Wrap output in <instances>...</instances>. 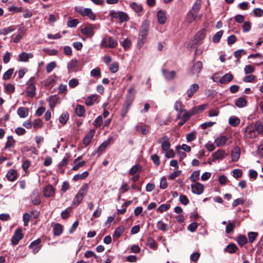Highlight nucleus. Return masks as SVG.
Masks as SVG:
<instances>
[{"instance_id":"f257e3e1","label":"nucleus","mask_w":263,"mask_h":263,"mask_svg":"<svg viewBox=\"0 0 263 263\" xmlns=\"http://www.w3.org/2000/svg\"><path fill=\"white\" fill-rule=\"evenodd\" d=\"M135 90L134 88H130L128 89V94L127 95L126 100L125 101L124 105L121 111V116L122 118H124L127 114L129 106L132 104L134 99V93Z\"/></svg>"},{"instance_id":"f03ea898","label":"nucleus","mask_w":263,"mask_h":263,"mask_svg":"<svg viewBox=\"0 0 263 263\" xmlns=\"http://www.w3.org/2000/svg\"><path fill=\"white\" fill-rule=\"evenodd\" d=\"M149 27V22L148 20H144L142 24L139 32V37L138 39V44L140 47L142 46L145 42L147 32Z\"/></svg>"},{"instance_id":"7ed1b4c3","label":"nucleus","mask_w":263,"mask_h":263,"mask_svg":"<svg viewBox=\"0 0 263 263\" xmlns=\"http://www.w3.org/2000/svg\"><path fill=\"white\" fill-rule=\"evenodd\" d=\"M118 44L117 40L111 36L103 37L100 43V46L103 48H114Z\"/></svg>"},{"instance_id":"20e7f679","label":"nucleus","mask_w":263,"mask_h":263,"mask_svg":"<svg viewBox=\"0 0 263 263\" xmlns=\"http://www.w3.org/2000/svg\"><path fill=\"white\" fill-rule=\"evenodd\" d=\"M75 10L81 15L87 16L91 20H95L96 19V15L90 8H85L83 9L81 7L77 6L75 7Z\"/></svg>"},{"instance_id":"39448f33","label":"nucleus","mask_w":263,"mask_h":263,"mask_svg":"<svg viewBox=\"0 0 263 263\" xmlns=\"http://www.w3.org/2000/svg\"><path fill=\"white\" fill-rule=\"evenodd\" d=\"M109 15L113 18L119 19L121 22H126L129 19L127 14L122 11L111 10L109 12Z\"/></svg>"},{"instance_id":"423d86ee","label":"nucleus","mask_w":263,"mask_h":263,"mask_svg":"<svg viewBox=\"0 0 263 263\" xmlns=\"http://www.w3.org/2000/svg\"><path fill=\"white\" fill-rule=\"evenodd\" d=\"M23 234L22 233V229H16L11 238V243L13 245H16L19 241L23 238Z\"/></svg>"},{"instance_id":"0eeeda50","label":"nucleus","mask_w":263,"mask_h":263,"mask_svg":"<svg viewBox=\"0 0 263 263\" xmlns=\"http://www.w3.org/2000/svg\"><path fill=\"white\" fill-rule=\"evenodd\" d=\"M191 189L193 193L200 195L203 192L204 186L199 182H195L191 185Z\"/></svg>"},{"instance_id":"6e6552de","label":"nucleus","mask_w":263,"mask_h":263,"mask_svg":"<svg viewBox=\"0 0 263 263\" xmlns=\"http://www.w3.org/2000/svg\"><path fill=\"white\" fill-rule=\"evenodd\" d=\"M227 154L225 151L222 149H218L212 154L213 161L222 160L227 156Z\"/></svg>"},{"instance_id":"1a4fd4ad","label":"nucleus","mask_w":263,"mask_h":263,"mask_svg":"<svg viewBox=\"0 0 263 263\" xmlns=\"http://www.w3.org/2000/svg\"><path fill=\"white\" fill-rule=\"evenodd\" d=\"M202 68V63L201 61H197L195 63L191 69V74L197 76Z\"/></svg>"},{"instance_id":"9d476101","label":"nucleus","mask_w":263,"mask_h":263,"mask_svg":"<svg viewBox=\"0 0 263 263\" xmlns=\"http://www.w3.org/2000/svg\"><path fill=\"white\" fill-rule=\"evenodd\" d=\"M162 73L165 80L167 81L174 79L176 76V73L174 70L169 71L166 69H162Z\"/></svg>"},{"instance_id":"9b49d317","label":"nucleus","mask_w":263,"mask_h":263,"mask_svg":"<svg viewBox=\"0 0 263 263\" xmlns=\"http://www.w3.org/2000/svg\"><path fill=\"white\" fill-rule=\"evenodd\" d=\"M159 143L161 144L162 149L165 151L170 149L171 144L169 142V139L166 136H164L159 139Z\"/></svg>"},{"instance_id":"f8f14e48","label":"nucleus","mask_w":263,"mask_h":263,"mask_svg":"<svg viewBox=\"0 0 263 263\" xmlns=\"http://www.w3.org/2000/svg\"><path fill=\"white\" fill-rule=\"evenodd\" d=\"M114 141V138L112 137H109L106 141H104L98 148L96 152L102 153L105 148Z\"/></svg>"},{"instance_id":"ddd939ff","label":"nucleus","mask_w":263,"mask_h":263,"mask_svg":"<svg viewBox=\"0 0 263 263\" xmlns=\"http://www.w3.org/2000/svg\"><path fill=\"white\" fill-rule=\"evenodd\" d=\"M227 140L228 137L227 136L220 135L215 139L214 142L216 146L220 147L225 145Z\"/></svg>"},{"instance_id":"4468645a","label":"nucleus","mask_w":263,"mask_h":263,"mask_svg":"<svg viewBox=\"0 0 263 263\" xmlns=\"http://www.w3.org/2000/svg\"><path fill=\"white\" fill-rule=\"evenodd\" d=\"M41 242V239L38 238L32 241L29 246V248L32 250V252L33 254L37 253L40 250L41 247L40 246V243Z\"/></svg>"},{"instance_id":"2eb2a0df","label":"nucleus","mask_w":263,"mask_h":263,"mask_svg":"<svg viewBox=\"0 0 263 263\" xmlns=\"http://www.w3.org/2000/svg\"><path fill=\"white\" fill-rule=\"evenodd\" d=\"M199 86L196 83L191 84L186 91V94L189 98H192L198 90Z\"/></svg>"},{"instance_id":"dca6fc26","label":"nucleus","mask_w":263,"mask_h":263,"mask_svg":"<svg viewBox=\"0 0 263 263\" xmlns=\"http://www.w3.org/2000/svg\"><path fill=\"white\" fill-rule=\"evenodd\" d=\"M45 197H50L54 195L55 189L50 184L46 185L43 190Z\"/></svg>"},{"instance_id":"f3484780","label":"nucleus","mask_w":263,"mask_h":263,"mask_svg":"<svg viewBox=\"0 0 263 263\" xmlns=\"http://www.w3.org/2000/svg\"><path fill=\"white\" fill-rule=\"evenodd\" d=\"M157 17L158 23L160 24H164L166 20V13L164 11L160 10L157 12Z\"/></svg>"},{"instance_id":"a211bd4d","label":"nucleus","mask_w":263,"mask_h":263,"mask_svg":"<svg viewBox=\"0 0 263 263\" xmlns=\"http://www.w3.org/2000/svg\"><path fill=\"white\" fill-rule=\"evenodd\" d=\"M240 151L238 146H235L232 150L231 153V157L232 161H237L240 157Z\"/></svg>"},{"instance_id":"6ab92c4d","label":"nucleus","mask_w":263,"mask_h":263,"mask_svg":"<svg viewBox=\"0 0 263 263\" xmlns=\"http://www.w3.org/2000/svg\"><path fill=\"white\" fill-rule=\"evenodd\" d=\"M136 130L141 133L143 135H146L149 131L148 126L143 123H139L136 126Z\"/></svg>"},{"instance_id":"aec40b11","label":"nucleus","mask_w":263,"mask_h":263,"mask_svg":"<svg viewBox=\"0 0 263 263\" xmlns=\"http://www.w3.org/2000/svg\"><path fill=\"white\" fill-rule=\"evenodd\" d=\"M17 174L14 169L10 170L6 174V177L9 181H13L17 178Z\"/></svg>"},{"instance_id":"412c9836","label":"nucleus","mask_w":263,"mask_h":263,"mask_svg":"<svg viewBox=\"0 0 263 263\" xmlns=\"http://www.w3.org/2000/svg\"><path fill=\"white\" fill-rule=\"evenodd\" d=\"M98 99L97 95H92L88 96L85 100V104L87 106H91L95 103Z\"/></svg>"},{"instance_id":"4be33fe9","label":"nucleus","mask_w":263,"mask_h":263,"mask_svg":"<svg viewBox=\"0 0 263 263\" xmlns=\"http://www.w3.org/2000/svg\"><path fill=\"white\" fill-rule=\"evenodd\" d=\"M35 87L32 84L28 85L26 88V93L28 97L33 98L35 95Z\"/></svg>"},{"instance_id":"5701e85b","label":"nucleus","mask_w":263,"mask_h":263,"mask_svg":"<svg viewBox=\"0 0 263 263\" xmlns=\"http://www.w3.org/2000/svg\"><path fill=\"white\" fill-rule=\"evenodd\" d=\"M238 249L237 246L235 243H231L226 247L224 251L228 253L233 254L236 253Z\"/></svg>"},{"instance_id":"b1692460","label":"nucleus","mask_w":263,"mask_h":263,"mask_svg":"<svg viewBox=\"0 0 263 263\" xmlns=\"http://www.w3.org/2000/svg\"><path fill=\"white\" fill-rule=\"evenodd\" d=\"M81 32L83 34L89 36H91L94 34L93 28L91 26H88L84 27V28H82L81 30Z\"/></svg>"},{"instance_id":"393cba45","label":"nucleus","mask_w":263,"mask_h":263,"mask_svg":"<svg viewBox=\"0 0 263 263\" xmlns=\"http://www.w3.org/2000/svg\"><path fill=\"white\" fill-rule=\"evenodd\" d=\"M233 79V75L230 73H228L222 76L219 80L221 84H225L231 81Z\"/></svg>"},{"instance_id":"a878e982","label":"nucleus","mask_w":263,"mask_h":263,"mask_svg":"<svg viewBox=\"0 0 263 263\" xmlns=\"http://www.w3.org/2000/svg\"><path fill=\"white\" fill-rule=\"evenodd\" d=\"M95 133V131L94 130H90L87 135L84 137L83 139V143L85 145H87L90 142L91 139H92L94 134Z\"/></svg>"},{"instance_id":"bb28decb","label":"nucleus","mask_w":263,"mask_h":263,"mask_svg":"<svg viewBox=\"0 0 263 263\" xmlns=\"http://www.w3.org/2000/svg\"><path fill=\"white\" fill-rule=\"evenodd\" d=\"M18 57L20 61L26 62L29 59L33 57V54L32 53L22 52L19 55Z\"/></svg>"},{"instance_id":"cd10ccee","label":"nucleus","mask_w":263,"mask_h":263,"mask_svg":"<svg viewBox=\"0 0 263 263\" xmlns=\"http://www.w3.org/2000/svg\"><path fill=\"white\" fill-rule=\"evenodd\" d=\"M132 9L137 13L140 14L143 11V7L141 4L136 2H133L130 4Z\"/></svg>"},{"instance_id":"c85d7f7f","label":"nucleus","mask_w":263,"mask_h":263,"mask_svg":"<svg viewBox=\"0 0 263 263\" xmlns=\"http://www.w3.org/2000/svg\"><path fill=\"white\" fill-rule=\"evenodd\" d=\"M53 234L54 236H59L63 232V226L59 223H56L53 228Z\"/></svg>"},{"instance_id":"c756f323","label":"nucleus","mask_w":263,"mask_h":263,"mask_svg":"<svg viewBox=\"0 0 263 263\" xmlns=\"http://www.w3.org/2000/svg\"><path fill=\"white\" fill-rule=\"evenodd\" d=\"M235 104L237 107L242 108L247 105V101L244 98L240 97L236 100Z\"/></svg>"},{"instance_id":"7c9ffc66","label":"nucleus","mask_w":263,"mask_h":263,"mask_svg":"<svg viewBox=\"0 0 263 263\" xmlns=\"http://www.w3.org/2000/svg\"><path fill=\"white\" fill-rule=\"evenodd\" d=\"M75 112L78 117H83L85 112V109L84 106L78 104L75 108Z\"/></svg>"},{"instance_id":"2f4dec72","label":"nucleus","mask_w":263,"mask_h":263,"mask_svg":"<svg viewBox=\"0 0 263 263\" xmlns=\"http://www.w3.org/2000/svg\"><path fill=\"white\" fill-rule=\"evenodd\" d=\"M141 170V166L139 164L134 165L129 170V174L130 175L139 174Z\"/></svg>"},{"instance_id":"473e14b6","label":"nucleus","mask_w":263,"mask_h":263,"mask_svg":"<svg viewBox=\"0 0 263 263\" xmlns=\"http://www.w3.org/2000/svg\"><path fill=\"white\" fill-rule=\"evenodd\" d=\"M197 14L190 10L186 15V21L188 23H191L195 20Z\"/></svg>"},{"instance_id":"72a5a7b5","label":"nucleus","mask_w":263,"mask_h":263,"mask_svg":"<svg viewBox=\"0 0 263 263\" xmlns=\"http://www.w3.org/2000/svg\"><path fill=\"white\" fill-rule=\"evenodd\" d=\"M15 142V140L13 139V138L11 136H9L7 137V140L6 142L5 146L4 148L7 149L11 147H13L14 145V143Z\"/></svg>"},{"instance_id":"f704fd0d","label":"nucleus","mask_w":263,"mask_h":263,"mask_svg":"<svg viewBox=\"0 0 263 263\" xmlns=\"http://www.w3.org/2000/svg\"><path fill=\"white\" fill-rule=\"evenodd\" d=\"M240 122V119L235 116H231L229 119V123L232 126L238 125Z\"/></svg>"},{"instance_id":"c9c22d12","label":"nucleus","mask_w":263,"mask_h":263,"mask_svg":"<svg viewBox=\"0 0 263 263\" xmlns=\"http://www.w3.org/2000/svg\"><path fill=\"white\" fill-rule=\"evenodd\" d=\"M89 175V173L87 171L84 172L82 174H77L74 175L73 177V180L77 181L80 180L84 179L86 178Z\"/></svg>"},{"instance_id":"e433bc0d","label":"nucleus","mask_w":263,"mask_h":263,"mask_svg":"<svg viewBox=\"0 0 263 263\" xmlns=\"http://www.w3.org/2000/svg\"><path fill=\"white\" fill-rule=\"evenodd\" d=\"M17 114L21 118H25L28 115V110L25 107H20L17 109Z\"/></svg>"},{"instance_id":"4c0bfd02","label":"nucleus","mask_w":263,"mask_h":263,"mask_svg":"<svg viewBox=\"0 0 263 263\" xmlns=\"http://www.w3.org/2000/svg\"><path fill=\"white\" fill-rule=\"evenodd\" d=\"M201 5V1L196 0L192 7V9L191 11L197 14L200 9Z\"/></svg>"},{"instance_id":"58836bf2","label":"nucleus","mask_w":263,"mask_h":263,"mask_svg":"<svg viewBox=\"0 0 263 263\" xmlns=\"http://www.w3.org/2000/svg\"><path fill=\"white\" fill-rule=\"evenodd\" d=\"M237 241L239 246H243L248 242V239L245 235H240L237 237Z\"/></svg>"},{"instance_id":"ea45409f","label":"nucleus","mask_w":263,"mask_h":263,"mask_svg":"<svg viewBox=\"0 0 263 263\" xmlns=\"http://www.w3.org/2000/svg\"><path fill=\"white\" fill-rule=\"evenodd\" d=\"M78 66V62L76 60H71L67 65V68L69 72L73 71Z\"/></svg>"},{"instance_id":"a19ab883","label":"nucleus","mask_w":263,"mask_h":263,"mask_svg":"<svg viewBox=\"0 0 263 263\" xmlns=\"http://www.w3.org/2000/svg\"><path fill=\"white\" fill-rule=\"evenodd\" d=\"M69 119V115L67 112H63L59 118V122L62 124H65Z\"/></svg>"},{"instance_id":"79ce46f5","label":"nucleus","mask_w":263,"mask_h":263,"mask_svg":"<svg viewBox=\"0 0 263 263\" xmlns=\"http://www.w3.org/2000/svg\"><path fill=\"white\" fill-rule=\"evenodd\" d=\"M200 172L199 171H194L190 177L192 182H196V181L199 179Z\"/></svg>"},{"instance_id":"37998d69","label":"nucleus","mask_w":263,"mask_h":263,"mask_svg":"<svg viewBox=\"0 0 263 263\" xmlns=\"http://www.w3.org/2000/svg\"><path fill=\"white\" fill-rule=\"evenodd\" d=\"M246 136L248 137L252 138L255 136V130L253 128L247 127L245 128Z\"/></svg>"},{"instance_id":"c03bdc74","label":"nucleus","mask_w":263,"mask_h":263,"mask_svg":"<svg viewBox=\"0 0 263 263\" xmlns=\"http://www.w3.org/2000/svg\"><path fill=\"white\" fill-rule=\"evenodd\" d=\"M15 30V28L12 26L0 29V35H7L9 33Z\"/></svg>"},{"instance_id":"a18cd8bd","label":"nucleus","mask_w":263,"mask_h":263,"mask_svg":"<svg viewBox=\"0 0 263 263\" xmlns=\"http://www.w3.org/2000/svg\"><path fill=\"white\" fill-rule=\"evenodd\" d=\"M223 31L222 30H220V31L217 32V33H216L213 37V42L215 43H218L220 41V39H221L222 35H223Z\"/></svg>"},{"instance_id":"49530a36","label":"nucleus","mask_w":263,"mask_h":263,"mask_svg":"<svg viewBox=\"0 0 263 263\" xmlns=\"http://www.w3.org/2000/svg\"><path fill=\"white\" fill-rule=\"evenodd\" d=\"M251 58H259L260 61L256 64L260 65L263 64V56L260 53L251 54L248 57V59Z\"/></svg>"},{"instance_id":"de8ad7c7","label":"nucleus","mask_w":263,"mask_h":263,"mask_svg":"<svg viewBox=\"0 0 263 263\" xmlns=\"http://www.w3.org/2000/svg\"><path fill=\"white\" fill-rule=\"evenodd\" d=\"M167 224L164 223L162 221L160 220L158 221L157 223V228L163 231H165L167 230Z\"/></svg>"},{"instance_id":"09e8293b","label":"nucleus","mask_w":263,"mask_h":263,"mask_svg":"<svg viewBox=\"0 0 263 263\" xmlns=\"http://www.w3.org/2000/svg\"><path fill=\"white\" fill-rule=\"evenodd\" d=\"M219 114V109L218 108H215L209 110L208 116L209 117H213L218 116Z\"/></svg>"},{"instance_id":"8fccbe9b","label":"nucleus","mask_w":263,"mask_h":263,"mask_svg":"<svg viewBox=\"0 0 263 263\" xmlns=\"http://www.w3.org/2000/svg\"><path fill=\"white\" fill-rule=\"evenodd\" d=\"M235 227V222H228L226 227V232L228 234L232 232Z\"/></svg>"},{"instance_id":"3c124183","label":"nucleus","mask_w":263,"mask_h":263,"mask_svg":"<svg viewBox=\"0 0 263 263\" xmlns=\"http://www.w3.org/2000/svg\"><path fill=\"white\" fill-rule=\"evenodd\" d=\"M170 207L171 205L169 204H162L157 209V211L158 212L162 213L168 210Z\"/></svg>"},{"instance_id":"603ef678","label":"nucleus","mask_w":263,"mask_h":263,"mask_svg":"<svg viewBox=\"0 0 263 263\" xmlns=\"http://www.w3.org/2000/svg\"><path fill=\"white\" fill-rule=\"evenodd\" d=\"M56 67V63L54 61L51 62L46 65V71L47 73L51 72Z\"/></svg>"},{"instance_id":"864d4df0","label":"nucleus","mask_w":263,"mask_h":263,"mask_svg":"<svg viewBox=\"0 0 263 263\" xmlns=\"http://www.w3.org/2000/svg\"><path fill=\"white\" fill-rule=\"evenodd\" d=\"M181 119H182V120H184L185 121H188L191 116L190 112H187L185 109H183V110H181Z\"/></svg>"},{"instance_id":"5fc2aeb1","label":"nucleus","mask_w":263,"mask_h":263,"mask_svg":"<svg viewBox=\"0 0 263 263\" xmlns=\"http://www.w3.org/2000/svg\"><path fill=\"white\" fill-rule=\"evenodd\" d=\"M124 230V228L123 227H119L117 228L115 231L114 236L116 237L117 238L120 237L121 235L123 233Z\"/></svg>"},{"instance_id":"6e6d98bb","label":"nucleus","mask_w":263,"mask_h":263,"mask_svg":"<svg viewBox=\"0 0 263 263\" xmlns=\"http://www.w3.org/2000/svg\"><path fill=\"white\" fill-rule=\"evenodd\" d=\"M5 89L6 93L11 94L14 91L15 87L13 85L8 84L5 86Z\"/></svg>"},{"instance_id":"4d7b16f0","label":"nucleus","mask_w":263,"mask_h":263,"mask_svg":"<svg viewBox=\"0 0 263 263\" xmlns=\"http://www.w3.org/2000/svg\"><path fill=\"white\" fill-rule=\"evenodd\" d=\"M254 67L250 65H247L244 68V72L246 74L252 73L254 72Z\"/></svg>"},{"instance_id":"13d9d810","label":"nucleus","mask_w":263,"mask_h":263,"mask_svg":"<svg viewBox=\"0 0 263 263\" xmlns=\"http://www.w3.org/2000/svg\"><path fill=\"white\" fill-rule=\"evenodd\" d=\"M147 245L150 248L153 250H156L157 248L156 241L152 238H149L147 240Z\"/></svg>"},{"instance_id":"bf43d9fd","label":"nucleus","mask_w":263,"mask_h":263,"mask_svg":"<svg viewBox=\"0 0 263 263\" xmlns=\"http://www.w3.org/2000/svg\"><path fill=\"white\" fill-rule=\"evenodd\" d=\"M13 69L10 68L7 71H6L3 77V79L4 80H8L10 78L11 76H12L13 72Z\"/></svg>"},{"instance_id":"052dcab7","label":"nucleus","mask_w":263,"mask_h":263,"mask_svg":"<svg viewBox=\"0 0 263 263\" xmlns=\"http://www.w3.org/2000/svg\"><path fill=\"white\" fill-rule=\"evenodd\" d=\"M18 31L19 32L18 34H17L13 39V42L14 43H18L21 40L24 34V32L23 30L20 29Z\"/></svg>"},{"instance_id":"680f3d73","label":"nucleus","mask_w":263,"mask_h":263,"mask_svg":"<svg viewBox=\"0 0 263 263\" xmlns=\"http://www.w3.org/2000/svg\"><path fill=\"white\" fill-rule=\"evenodd\" d=\"M258 234L256 232H249L248 233V238L250 242L252 243L255 240Z\"/></svg>"},{"instance_id":"e2e57ef3","label":"nucleus","mask_w":263,"mask_h":263,"mask_svg":"<svg viewBox=\"0 0 263 263\" xmlns=\"http://www.w3.org/2000/svg\"><path fill=\"white\" fill-rule=\"evenodd\" d=\"M181 171L180 170H177L174 171L171 174L168 176V179L170 180H174L177 177L179 176L181 174Z\"/></svg>"},{"instance_id":"0e129e2a","label":"nucleus","mask_w":263,"mask_h":263,"mask_svg":"<svg viewBox=\"0 0 263 263\" xmlns=\"http://www.w3.org/2000/svg\"><path fill=\"white\" fill-rule=\"evenodd\" d=\"M242 174V171L240 169H234L233 171V176L235 178L238 179L241 177Z\"/></svg>"},{"instance_id":"69168bd1","label":"nucleus","mask_w":263,"mask_h":263,"mask_svg":"<svg viewBox=\"0 0 263 263\" xmlns=\"http://www.w3.org/2000/svg\"><path fill=\"white\" fill-rule=\"evenodd\" d=\"M198 226V224L197 222H192L189 224L187 227V230L191 232H194L196 231V229Z\"/></svg>"},{"instance_id":"338daca9","label":"nucleus","mask_w":263,"mask_h":263,"mask_svg":"<svg viewBox=\"0 0 263 263\" xmlns=\"http://www.w3.org/2000/svg\"><path fill=\"white\" fill-rule=\"evenodd\" d=\"M42 121L40 119L34 120L33 122V126L34 128H40L42 126Z\"/></svg>"},{"instance_id":"774afa93","label":"nucleus","mask_w":263,"mask_h":263,"mask_svg":"<svg viewBox=\"0 0 263 263\" xmlns=\"http://www.w3.org/2000/svg\"><path fill=\"white\" fill-rule=\"evenodd\" d=\"M151 158H152L153 162H154V163L155 165H156L157 166L160 165V158L157 155H156V154L153 155L151 156Z\"/></svg>"}]
</instances>
